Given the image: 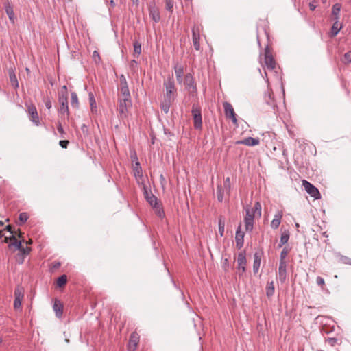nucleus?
I'll list each match as a JSON object with an SVG mask.
<instances>
[{"label":"nucleus","instance_id":"obj_1","mask_svg":"<svg viewBox=\"0 0 351 351\" xmlns=\"http://www.w3.org/2000/svg\"><path fill=\"white\" fill-rule=\"evenodd\" d=\"M132 106L131 99L122 98L119 100L117 111L120 119H125L128 114V108Z\"/></svg>","mask_w":351,"mask_h":351},{"label":"nucleus","instance_id":"obj_2","mask_svg":"<svg viewBox=\"0 0 351 351\" xmlns=\"http://www.w3.org/2000/svg\"><path fill=\"white\" fill-rule=\"evenodd\" d=\"M265 64L267 69L269 71H274L275 73H277L276 70V61L271 53L269 46L267 45L265 49V59H264Z\"/></svg>","mask_w":351,"mask_h":351},{"label":"nucleus","instance_id":"obj_3","mask_svg":"<svg viewBox=\"0 0 351 351\" xmlns=\"http://www.w3.org/2000/svg\"><path fill=\"white\" fill-rule=\"evenodd\" d=\"M202 30L201 24H195L192 28V40L193 45L196 51L200 50V32Z\"/></svg>","mask_w":351,"mask_h":351},{"label":"nucleus","instance_id":"obj_4","mask_svg":"<svg viewBox=\"0 0 351 351\" xmlns=\"http://www.w3.org/2000/svg\"><path fill=\"white\" fill-rule=\"evenodd\" d=\"M192 115L194 121V128L197 130H200L202 128V112L199 107L196 105H193Z\"/></svg>","mask_w":351,"mask_h":351},{"label":"nucleus","instance_id":"obj_5","mask_svg":"<svg viewBox=\"0 0 351 351\" xmlns=\"http://www.w3.org/2000/svg\"><path fill=\"white\" fill-rule=\"evenodd\" d=\"M164 86L166 89V95L165 98L174 100L176 95L175 83L172 78L169 77L164 82Z\"/></svg>","mask_w":351,"mask_h":351},{"label":"nucleus","instance_id":"obj_6","mask_svg":"<svg viewBox=\"0 0 351 351\" xmlns=\"http://www.w3.org/2000/svg\"><path fill=\"white\" fill-rule=\"evenodd\" d=\"M302 186H304L306 193L309 194L312 197L315 198V199L320 198L321 196L319 190L311 183L307 180H303Z\"/></svg>","mask_w":351,"mask_h":351},{"label":"nucleus","instance_id":"obj_7","mask_svg":"<svg viewBox=\"0 0 351 351\" xmlns=\"http://www.w3.org/2000/svg\"><path fill=\"white\" fill-rule=\"evenodd\" d=\"M24 297V289L21 286H16L14 289V308L18 309L21 308L22 300Z\"/></svg>","mask_w":351,"mask_h":351},{"label":"nucleus","instance_id":"obj_8","mask_svg":"<svg viewBox=\"0 0 351 351\" xmlns=\"http://www.w3.org/2000/svg\"><path fill=\"white\" fill-rule=\"evenodd\" d=\"M246 215L244 218L245 226L246 231H252L254 227V219L255 217V212L247 208Z\"/></svg>","mask_w":351,"mask_h":351},{"label":"nucleus","instance_id":"obj_9","mask_svg":"<svg viewBox=\"0 0 351 351\" xmlns=\"http://www.w3.org/2000/svg\"><path fill=\"white\" fill-rule=\"evenodd\" d=\"M223 106L224 108V113L227 119H231L232 123L234 125H237V119L232 106L230 103L226 101L223 103Z\"/></svg>","mask_w":351,"mask_h":351},{"label":"nucleus","instance_id":"obj_10","mask_svg":"<svg viewBox=\"0 0 351 351\" xmlns=\"http://www.w3.org/2000/svg\"><path fill=\"white\" fill-rule=\"evenodd\" d=\"M27 112L29 115V119L36 125H40V119L38 117V114L37 112V109L34 105H29L27 106Z\"/></svg>","mask_w":351,"mask_h":351},{"label":"nucleus","instance_id":"obj_11","mask_svg":"<svg viewBox=\"0 0 351 351\" xmlns=\"http://www.w3.org/2000/svg\"><path fill=\"white\" fill-rule=\"evenodd\" d=\"M184 84L191 93H195L197 91L196 84L194 79L191 73H187L184 77Z\"/></svg>","mask_w":351,"mask_h":351},{"label":"nucleus","instance_id":"obj_12","mask_svg":"<svg viewBox=\"0 0 351 351\" xmlns=\"http://www.w3.org/2000/svg\"><path fill=\"white\" fill-rule=\"evenodd\" d=\"M58 101L60 103V108L59 112L63 117H68L69 114V106H68V98L64 97L63 96L60 98H58Z\"/></svg>","mask_w":351,"mask_h":351},{"label":"nucleus","instance_id":"obj_13","mask_svg":"<svg viewBox=\"0 0 351 351\" xmlns=\"http://www.w3.org/2000/svg\"><path fill=\"white\" fill-rule=\"evenodd\" d=\"M237 268L238 269H241L242 271V274L245 273L246 271V264H247V260L245 257V252H240L237 258Z\"/></svg>","mask_w":351,"mask_h":351},{"label":"nucleus","instance_id":"obj_14","mask_svg":"<svg viewBox=\"0 0 351 351\" xmlns=\"http://www.w3.org/2000/svg\"><path fill=\"white\" fill-rule=\"evenodd\" d=\"M139 341V337L137 333L132 332L130 335L129 343H128V350L129 351H135Z\"/></svg>","mask_w":351,"mask_h":351},{"label":"nucleus","instance_id":"obj_15","mask_svg":"<svg viewBox=\"0 0 351 351\" xmlns=\"http://www.w3.org/2000/svg\"><path fill=\"white\" fill-rule=\"evenodd\" d=\"M287 278V264L285 261H280L278 267V278L283 283Z\"/></svg>","mask_w":351,"mask_h":351},{"label":"nucleus","instance_id":"obj_16","mask_svg":"<svg viewBox=\"0 0 351 351\" xmlns=\"http://www.w3.org/2000/svg\"><path fill=\"white\" fill-rule=\"evenodd\" d=\"M244 234V232L241 230V225H239L235 235L236 245L239 249H241L243 245Z\"/></svg>","mask_w":351,"mask_h":351},{"label":"nucleus","instance_id":"obj_17","mask_svg":"<svg viewBox=\"0 0 351 351\" xmlns=\"http://www.w3.org/2000/svg\"><path fill=\"white\" fill-rule=\"evenodd\" d=\"M260 143V141L258 138H254L252 137H247L243 140L237 141L236 142L237 144L239 145H245L247 146H255L258 145Z\"/></svg>","mask_w":351,"mask_h":351},{"label":"nucleus","instance_id":"obj_18","mask_svg":"<svg viewBox=\"0 0 351 351\" xmlns=\"http://www.w3.org/2000/svg\"><path fill=\"white\" fill-rule=\"evenodd\" d=\"M144 196L147 202L152 206H156L158 202V199L154 195L152 192L148 191L147 189H144Z\"/></svg>","mask_w":351,"mask_h":351},{"label":"nucleus","instance_id":"obj_19","mask_svg":"<svg viewBox=\"0 0 351 351\" xmlns=\"http://www.w3.org/2000/svg\"><path fill=\"white\" fill-rule=\"evenodd\" d=\"M282 216H283L282 211L278 210L275 214L274 218L271 222V228L272 229L276 230L279 227L280 222H281V219L282 218Z\"/></svg>","mask_w":351,"mask_h":351},{"label":"nucleus","instance_id":"obj_20","mask_svg":"<svg viewBox=\"0 0 351 351\" xmlns=\"http://www.w3.org/2000/svg\"><path fill=\"white\" fill-rule=\"evenodd\" d=\"M149 16L154 22H158L160 20V13L158 8L155 5L149 6Z\"/></svg>","mask_w":351,"mask_h":351},{"label":"nucleus","instance_id":"obj_21","mask_svg":"<svg viewBox=\"0 0 351 351\" xmlns=\"http://www.w3.org/2000/svg\"><path fill=\"white\" fill-rule=\"evenodd\" d=\"M53 309L55 311L56 317H62V315L63 314V305L60 300H56L54 301V303L53 305Z\"/></svg>","mask_w":351,"mask_h":351},{"label":"nucleus","instance_id":"obj_22","mask_svg":"<svg viewBox=\"0 0 351 351\" xmlns=\"http://www.w3.org/2000/svg\"><path fill=\"white\" fill-rule=\"evenodd\" d=\"M261 256V254L258 252H256L254 255L253 271L254 274H256L259 270Z\"/></svg>","mask_w":351,"mask_h":351},{"label":"nucleus","instance_id":"obj_23","mask_svg":"<svg viewBox=\"0 0 351 351\" xmlns=\"http://www.w3.org/2000/svg\"><path fill=\"white\" fill-rule=\"evenodd\" d=\"M8 239L12 241V243H11L10 245H12V246L15 247L16 250H21V247H22L21 241H18L16 239L14 235H10V237H5L4 241L5 243H7L8 241Z\"/></svg>","mask_w":351,"mask_h":351},{"label":"nucleus","instance_id":"obj_24","mask_svg":"<svg viewBox=\"0 0 351 351\" xmlns=\"http://www.w3.org/2000/svg\"><path fill=\"white\" fill-rule=\"evenodd\" d=\"M174 100L167 99V98L164 99V101L161 104V109L162 111L165 112V114L168 113L170 106H171V104H172V102Z\"/></svg>","mask_w":351,"mask_h":351},{"label":"nucleus","instance_id":"obj_25","mask_svg":"<svg viewBox=\"0 0 351 351\" xmlns=\"http://www.w3.org/2000/svg\"><path fill=\"white\" fill-rule=\"evenodd\" d=\"M134 158H136V160H137V158L136 156ZM133 170H134V176L136 178H137V177L142 178L143 177L142 168H141L140 163L138 160H136L135 165L134 166Z\"/></svg>","mask_w":351,"mask_h":351},{"label":"nucleus","instance_id":"obj_26","mask_svg":"<svg viewBox=\"0 0 351 351\" xmlns=\"http://www.w3.org/2000/svg\"><path fill=\"white\" fill-rule=\"evenodd\" d=\"M341 24L342 23H333V25L332 26L331 30L330 32V36L331 37L337 36V34L343 27Z\"/></svg>","mask_w":351,"mask_h":351},{"label":"nucleus","instance_id":"obj_27","mask_svg":"<svg viewBox=\"0 0 351 351\" xmlns=\"http://www.w3.org/2000/svg\"><path fill=\"white\" fill-rule=\"evenodd\" d=\"M289 239V231H285L282 233L280 237V243L278 244V247H282L283 245L286 244Z\"/></svg>","mask_w":351,"mask_h":351},{"label":"nucleus","instance_id":"obj_28","mask_svg":"<svg viewBox=\"0 0 351 351\" xmlns=\"http://www.w3.org/2000/svg\"><path fill=\"white\" fill-rule=\"evenodd\" d=\"M134 47V54L135 58H138L141 53V44L138 41L135 40L133 43Z\"/></svg>","mask_w":351,"mask_h":351},{"label":"nucleus","instance_id":"obj_29","mask_svg":"<svg viewBox=\"0 0 351 351\" xmlns=\"http://www.w3.org/2000/svg\"><path fill=\"white\" fill-rule=\"evenodd\" d=\"M341 5L339 3H335L332 6V14L334 16V19L337 21L339 19V13L341 11Z\"/></svg>","mask_w":351,"mask_h":351},{"label":"nucleus","instance_id":"obj_30","mask_svg":"<svg viewBox=\"0 0 351 351\" xmlns=\"http://www.w3.org/2000/svg\"><path fill=\"white\" fill-rule=\"evenodd\" d=\"M88 96H89V102H90V109H91L92 112H97V104H96V101H95L93 93L91 92L89 93Z\"/></svg>","mask_w":351,"mask_h":351},{"label":"nucleus","instance_id":"obj_31","mask_svg":"<svg viewBox=\"0 0 351 351\" xmlns=\"http://www.w3.org/2000/svg\"><path fill=\"white\" fill-rule=\"evenodd\" d=\"M218 228L220 236L223 237L225 228V219L222 216L219 217Z\"/></svg>","mask_w":351,"mask_h":351},{"label":"nucleus","instance_id":"obj_32","mask_svg":"<svg viewBox=\"0 0 351 351\" xmlns=\"http://www.w3.org/2000/svg\"><path fill=\"white\" fill-rule=\"evenodd\" d=\"M275 291L274 283L273 281L268 282L266 287V295L267 297H271L274 295Z\"/></svg>","mask_w":351,"mask_h":351},{"label":"nucleus","instance_id":"obj_33","mask_svg":"<svg viewBox=\"0 0 351 351\" xmlns=\"http://www.w3.org/2000/svg\"><path fill=\"white\" fill-rule=\"evenodd\" d=\"M226 193L224 189L222 188L221 185H217V197L219 202H221L223 199V195Z\"/></svg>","mask_w":351,"mask_h":351},{"label":"nucleus","instance_id":"obj_34","mask_svg":"<svg viewBox=\"0 0 351 351\" xmlns=\"http://www.w3.org/2000/svg\"><path fill=\"white\" fill-rule=\"evenodd\" d=\"M10 83L14 88L19 87V83L15 73L13 71H10L9 73Z\"/></svg>","mask_w":351,"mask_h":351},{"label":"nucleus","instance_id":"obj_35","mask_svg":"<svg viewBox=\"0 0 351 351\" xmlns=\"http://www.w3.org/2000/svg\"><path fill=\"white\" fill-rule=\"evenodd\" d=\"M71 104L73 108H77L79 105L77 95L72 92L71 95Z\"/></svg>","mask_w":351,"mask_h":351},{"label":"nucleus","instance_id":"obj_36","mask_svg":"<svg viewBox=\"0 0 351 351\" xmlns=\"http://www.w3.org/2000/svg\"><path fill=\"white\" fill-rule=\"evenodd\" d=\"M222 188L224 189L227 194L230 193L231 190V183L229 177H227L226 179H224L223 186H222Z\"/></svg>","mask_w":351,"mask_h":351},{"label":"nucleus","instance_id":"obj_37","mask_svg":"<svg viewBox=\"0 0 351 351\" xmlns=\"http://www.w3.org/2000/svg\"><path fill=\"white\" fill-rule=\"evenodd\" d=\"M152 207L155 209V213L159 217L162 218L165 217L164 210L160 207L158 203L156 206H153Z\"/></svg>","mask_w":351,"mask_h":351},{"label":"nucleus","instance_id":"obj_38","mask_svg":"<svg viewBox=\"0 0 351 351\" xmlns=\"http://www.w3.org/2000/svg\"><path fill=\"white\" fill-rule=\"evenodd\" d=\"M120 92L123 96V98L131 99V95L128 87L120 88Z\"/></svg>","mask_w":351,"mask_h":351},{"label":"nucleus","instance_id":"obj_39","mask_svg":"<svg viewBox=\"0 0 351 351\" xmlns=\"http://www.w3.org/2000/svg\"><path fill=\"white\" fill-rule=\"evenodd\" d=\"M67 281V277L66 275H62L57 279V286L59 287H63Z\"/></svg>","mask_w":351,"mask_h":351},{"label":"nucleus","instance_id":"obj_40","mask_svg":"<svg viewBox=\"0 0 351 351\" xmlns=\"http://www.w3.org/2000/svg\"><path fill=\"white\" fill-rule=\"evenodd\" d=\"M174 71L176 75H183L184 74V67L181 64H176L174 66Z\"/></svg>","mask_w":351,"mask_h":351},{"label":"nucleus","instance_id":"obj_41","mask_svg":"<svg viewBox=\"0 0 351 351\" xmlns=\"http://www.w3.org/2000/svg\"><path fill=\"white\" fill-rule=\"evenodd\" d=\"M6 14L8 16L10 21H14V13L12 8L10 5H8L5 8Z\"/></svg>","mask_w":351,"mask_h":351},{"label":"nucleus","instance_id":"obj_42","mask_svg":"<svg viewBox=\"0 0 351 351\" xmlns=\"http://www.w3.org/2000/svg\"><path fill=\"white\" fill-rule=\"evenodd\" d=\"M250 210H253L255 212V215L258 214V216L261 215V204L257 202L255 203L254 206L253 208L250 209Z\"/></svg>","mask_w":351,"mask_h":351},{"label":"nucleus","instance_id":"obj_43","mask_svg":"<svg viewBox=\"0 0 351 351\" xmlns=\"http://www.w3.org/2000/svg\"><path fill=\"white\" fill-rule=\"evenodd\" d=\"M67 97L68 98V92H67V86L66 85H64L60 90V92L58 94V98H60L62 97Z\"/></svg>","mask_w":351,"mask_h":351},{"label":"nucleus","instance_id":"obj_44","mask_svg":"<svg viewBox=\"0 0 351 351\" xmlns=\"http://www.w3.org/2000/svg\"><path fill=\"white\" fill-rule=\"evenodd\" d=\"M174 2L173 0H165V8L169 12H172Z\"/></svg>","mask_w":351,"mask_h":351},{"label":"nucleus","instance_id":"obj_45","mask_svg":"<svg viewBox=\"0 0 351 351\" xmlns=\"http://www.w3.org/2000/svg\"><path fill=\"white\" fill-rule=\"evenodd\" d=\"M288 253H289V249L287 248V247H285L282 249V252H280V261H285V259L287 257Z\"/></svg>","mask_w":351,"mask_h":351},{"label":"nucleus","instance_id":"obj_46","mask_svg":"<svg viewBox=\"0 0 351 351\" xmlns=\"http://www.w3.org/2000/svg\"><path fill=\"white\" fill-rule=\"evenodd\" d=\"M29 218V215L27 213H21L19 215V221L23 223L27 221Z\"/></svg>","mask_w":351,"mask_h":351},{"label":"nucleus","instance_id":"obj_47","mask_svg":"<svg viewBox=\"0 0 351 351\" xmlns=\"http://www.w3.org/2000/svg\"><path fill=\"white\" fill-rule=\"evenodd\" d=\"M343 62L344 63H350L351 62V51L346 53L343 58Z\"/></svg>","mask_w":351,"mask_h":351},{"label":"nucleus","instance_id":"obj_48","mask_svg":"<svg viewBox=\"0 0 351 351\" xmlns=\"http://www.w3.org/2000/svg\"><path fill=\"white\" fill-rule=\"evenodd\" d=\"M316 282L317 284V285L320 286V287H324V285H325V282H324V280L322 277L321 276H317V278H316Z\"/></svg>","mask_w":351,"mask_h":351},{"label":"nucleus","instance_id":"obj_49","mask_svg":"<svg viewBox=\"0 0 351 351\" xmlns=\"http://www.w3.org/2000/svg\"><path fill=\"white\" fill-rule=\"evenodd\" d=\"M341 261L345 263V264H348V265H351V258H349V257H347V256H341Z\"/></svg>","mask_w":351,"mask_h":351},{"label":"nucleus","instance_id":"obj_50","mask_svg":"<svg viewBox=\"0 0 351 351\" xmlns=\"http://www.w3.org/2000/svg\"><path fill=\"white\" fill-rule=\"evenodd\" d=\"M69 141L67 140H62V141H60L59 142V145L62 147V148H66L68 145H69Z\"/></svg>","mask_w":351,"mask_h":351},{"label":"nucleus","instance_id":"obj_51","mask_svg":"<svg viewBox=\"0 0 351 351\" xmlns=\"http://www.w3.org/2000/svg\"><path fill=\"white\" fill-rule=\"evenodd\" d=\"M31 248L29 247H26L25 248L22 246L21 250H20L23 255H27L29 253Z\"/></svg>","mask_w":351,"mask_h":351},{"label":"nucleus","instance_id":"obj_52","mask_svg":"<svg viewBox=\"0 0 351 351\" xmlns=\"http://www.w3.org/2000/svg\"><path fill=\"white\" fill-rule=\"evenodd\" d=\"M137 65H138V62L135 60H132L130 63V67L133 69V70H135L136 68L137 67Z\"/></svg>","mask_w":351,"mask_h":351},{"label":"nucleus","instance_id":"obj_53","mask_svg":"<svg viewBox=\"0 0 351 351\" xmlns=\"http://www.w3.org/2000/svg\"><path fill=\"white\" fill-rule=\"evenodd\" d=\"M5 230L8 231L11 234V235H13L14 231L13 230L12 226L8 225L5 228Z\"/></svg>","mask_w":351,"mask_h":351},{"label":"nucleus","instance_id":"obj_54","mask_svg":"<svg viewBox=\"0 0 351 351\" xmlns=\"http://www.w3.org/2000/svg\"><path fill=\"white\" fill-rule=\"evenodd\" d=\"M316 7H317V5L315 4V1H313V2H311V3H309V8H310V10H312V11L315 10V9L316 8Z\"/></svg>","mask_w":351,"mask_h":351},{"label":"nucleus","instance_id":"obj_55","mask_svg":"<svg viewBox=\"0 0 351 351\" xmlns=\"http://www.w3.org/2000/svg\"><path fill=\"white\" fill-rule=\"evenodd\" d=\"M45 107L47 108V109H50L51 107H52V104H51V102L49 99H47L45 103Z\"/></svg>","mask_w":351,"mask_h":351},{"label":"nucleus","instance_id":"obj_56","mask_svg":"<svg viewBox=\"0 0 351 351\" xmlns=\"http://www.w3.org/2000/svg\"><path fill=\"white\" fill-rule=\"evenodd\" d=\"M57 130L60 133V134H63L64 133V130H63V128L61 125V123H59L58 127H57Z\"/></svg>","mask_w":351,"mask_h":351},{"label":"nucleus","instance_id":"obj_57","mask_svg":"<svg viewBox=\"0 0 351 351\" xmlns=\"http://www.w3.org/2000/svg\"><path fill=\"white\" fill-rule=\"evenodd\" d=\"M93 58L96 60V58H97L98 59H100V56H99V54L98 53V51H95L93 53Z\"/></svg>","mask_w":351,"mask_h":351},{"label":"nucleus","instance_id":"obj_58","mask_svg":"<svg viewBox=\"0 0 351 351\" xmlns=\"http://www.w3.org/2000/svg\"><path fill=\"white\" fill-rule=\"evenodd\" d=\"M128 87L127 82H120V88Z\"/></svg>","mask_w":351,"mask_h":351},{"label":"nucleus","instance_id":"obj_59","mask_svg":"<svg viewBox=\"0 0 351 351\" xmlns=\"http://www.w3.org/2000/svg\"><path fill=\"white\" fill-rule=\"evenodd\" d=\"M176 76L177 82H178V83L181 84V83H182V76H183V75H180V77H179V75H176Z\"/></svg>","mask_w":351,"mask_h":351},{"label":"nucleus","instance_id":"obj_60","mask_svg":"<svg viewBox=\"0 0 351 351\" xmlns=\"http://www.w3.org/2000/svg\"><path fill=\"white\" fill-rule=\"evenodd\" d=\"M81 129L83 131V132H85L88 131V128H87V126L85 124H83L82 125Z\"/></svg>","mask_w":351,"mask_h":351},{"label":"nucleus","instance_id":"obj_61","mask_svg":"<svg viewBox=\"0 0 351 351\" xmlns=\"http://www.w3.org/2000/svg\"><path fill=\"white\" fill-rule=\"evenodd\" d=\"M127 82L125 77L123 75H120V82Z\"/></svg>","mask_w":351,"mask_h":351},{"label":"nucleus","instance_id":"obj_62","mask_svg":"<svg viewBox=\"0 0 351 351\" xmlns=\"http://www.w3.org/2000/svg\"><path fill=\"white\" fill-rule=\"evenodd\" d=\"M110 7H112V8L115 6L116 4H115V2L114 1V0H111L110 1Z\"/></svg>","mask_w":351,"mask_h":351},{"label":"nucleus","instance_id":"obj_63","mask_svg":"<svg viewBox=\"0 0 351 351\" xmlns=\"http://www.w3.org/2000/svg\"><path fill=\"white\" fill-rule=\"evenodd\" d=\"M132 2L134 4H135L136 5L138 4V0H132Z\"/></svg>","mask_w":351,"mask_h":351},{"label":"nucleus","instance_id":"obj_64","mask_svg":"<svg viewBox=\"0 0 351 351\" xmlns=\"http://www.w3.org/2000/svg\"><path fill=\"white\" fill-rule=\"evenodd\" d=\"M2 237H3V232L0 231V238H1Z\"/></svg>","mask_w":351,"mask_h":351}]
</instances>
